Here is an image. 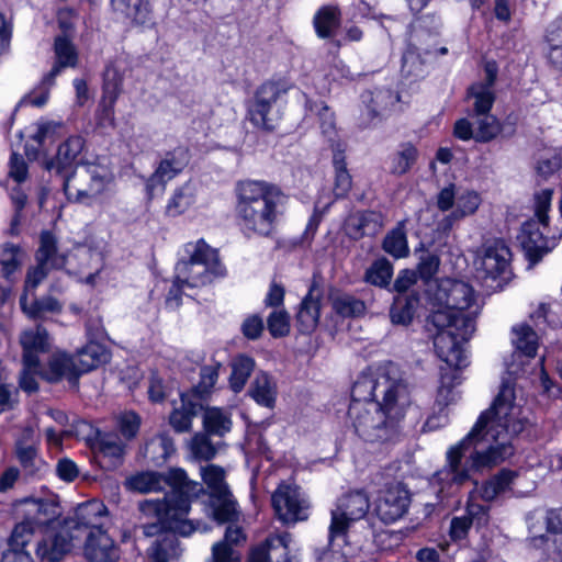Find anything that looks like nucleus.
<instances>
[{
	"label": "nucleus",
	"instance_id": "1",
	"mask_svg": "<svg viewBox=\"0 0 562 562\" xmlns=\"http://www.w3.org/2000/svg\"><path fill=\"white\" fill-rule=\"evenodd\" d=\"M526 423L514 386L503 383L493 404L479 416L470 432L448 448L446 464L430 481L438 487V495H453L472 472H483L510 457V439L524 430Z\"/></svg>",
	"mask_w": 562,
	"mask_h": 562
},
{
	"label": "nucleus",
	"instance_id": "2",
	"mask_svg": "<svg viewBox=\"0 0 562 562\" xmlns=\"http://www.w3.org/2000/svg\"><path fill=\"white\" fill-rule=\"evenodd\" d=\"M412 403L397 367L387 363L362 373L351 389L348 416L356 434L369 442H385L401 432Z\"/></svg>",
	"mask_w": 562,
	"mask_h": 562
},
{
	"label": "nucleus",
	"instance_id": "3",
	"mask_svg": "<svg viewBox=\"0 0 562 562\" xmlns=\"http://www.w3.org/2000/svg\"><path fill=\"white\" fill-rule=\"evenodd\" d=\"M437 306L431 322L437 328L434 347L441 361L453 366L464 362V347L475 331V319L482 304L474 289L464 281L442 278L427 289Z\"/></svg>",
	"mask_w": 562,
	"mask_h": 562
},
{
	"label": "nucleus",
	"instance_id": "4",
	"mask_svg": "<svg viewBox=\"0 0 562 562\" xmlns=\"http://www.w3.org/2000/svg\"><path fill=\"white\" fill-rule=\"evenodd\" d=\"M126 486L139 493L160 492L169 486V494L162 499L145 501L140 505L142 510L147 515H156L160 521L184 537L200 529L199 522L194 525L186 517L191 502L202 494L204 488L200 482L190 480L183 469L170 468L165 474L154 471L139 472L126 480Z\"/></svg>",
	"mask_w": 562,
	"mask_h": 562
},
{
	"label": "nucleus",
	"instance_id": "5",
	"mask_svg": "<svg viewBox=\"0 0 562 562\" xmlns=\"http://www.w3.org/2000/svg\"><path fill=\"white\" fill-rule=\"evenodd\" d=\"M235 214L247 238L270 237L281 222L288 204L282 190L262 180H241L235 187Z\"/></svg>",
	"mask_w": 562,
	"mask_h": 562
},
{
	"label": "nucleus",
	"instance_id": "6",
	"mask_svg": "<svg viewBox=\"0 0 562 562\" xmlns=\"http://www.w3.org/2000/svg\"><path fill=\"white\" fill-rule=\"evenodd\" d=\"M226 269L216 249L203 239L189 241L183 246V256L176 265L177 286L201 288L224 277Z\"/></svg>",
	"mask_w": 562,
	"mask_h": 562
},
{
	"label": "nucleus",
	"instance_id": "7",
	"mask_svg": "<svg viewBox=\"0 0 562 562\" xmlns=\"http://www.w3.org/2000/svg\"><path fill=\"white\" fill-rule=\"evenodd\" d=\"M64 192L69 201L92 205L112 191L114 175L102 164H86L64 180Z\"/></svg>",
	"mask_w": 562,
	"mask_h": 562
},
{
	"label": "nucleus",
	"instance_id": "8",
	"mask_svg": "<svg viewBox=\"0 0 562 562\" xmlns=\"http://www.w3.org/2000/svg\"><path fill=\"white\" fill-rule=\"evenodd\" d=\"M552 189H543L535 195V218L524 223L520 243L528 257L537 261L557 244V236L550 235L548 211L551 207Z\"/></svg>",
	"mask_w": 562,
	"mask_h": 562
},
{
	"label": "nucleus",
	"instance_id": "9",
	"mask_svg": "<svg viewBox=\"0 0 562 562\" xmlns=\"http://www.w3.org/2000/svg\"><path fill=\"white\" fill-rule=\"evenodd\" d=\"M20 504L23 518L12 529L8 540L9 548H25L36 531L58 516L56 503L49 499L29 497L22 499Z\"/></svg>",
	"mask_w": 562,
	"mask_h": 562
},
{
	"label": "nucleus",
	"instance_id": "10",
	"mask_svg": "<svg viewBox=\"0 0 562 562\" xmlns=\"http://www.w3.org/2000/svg\"><path fill=\"white\" fill-rule=\"evenodd\" d=\"M370 508L368 495L362 491H355L341 496L331 509L329 525V541L334 547L335 541L346 543L347 532L350 526L367 515Z\"/></svg>",
	"mask_w": 562,
	"mask_h": 562
},
{
	"label": "nucleus",
	"instance_id": "11",
	"mask_svg": "<svg viewBox=\"0 0 562 562\" xmlns=\"http://www.w3.org/2000/svg\"><path fill=\"white\" fill-rule=\"evenodd\" d=\"M289 89L290 86L285 81L262 83L248 106L249 121L259 128L272 130L278 119L277 104Z\"/></svg>",
	"mask_w": 562,
	"mask_h": 562
},
{
	"label": "nucleus",
	"instance_id": "12",
	"mask_svg": "<svg viewBox=\"0 0 562 562\" xmlns=\"http://www.w3.org/2000/svg\"><path fill=\"white\" fill-rule=\"evenodd\" d=\"M201 477L210 490L212 514L218 522L231 521L236 514V502L225 482L223 468L209 464L201 468Z\"/></svg>",
	"mask_w": 562,
	"mask_h": 562
},
{
	"label": "nucleus",
	"instance_id": "13",
	"mask_svg": "<svg viewBox=\"0 0 562 562\" xmlns=\"http://www.w3.org/2000/svg\"><path fill=\"white\" fill-rule=\"evenodd\" d=\"M446 367L440 368V380L436 395V406L439 408L438 415L430 416L424 427L427 430H436L448 424V414L445 412L446 407L454 403L458 398L456 386L460 384L459 370L469 364L468 351L464 347V362L459 366L450 364L446 361Z\"/></svg>",
	"mask_w": 562,
	"mask_h": 562
},
{
	"label": "nucleus",
	"instance_id": "14",
	"mask_svg": "<svg viewBox=\"0 0 562 562\" xmlns=\"http://www.w3.org/2000/svg\"><path fill=\"white\" fill-rule=\"evenodd\" d=\"M509 261L510 250L503 241H487L477 250L474 259L476 277L484 282L505 279Z\"/></svg>",
	"mask_w": 562,
	"mask_h": 562
},
{
	"label": "nucleus",
	"instance_id": "15",
	"mask_svg": "<svg viewBox=\"0 0 562 562\" xmlns=\"http://www.w3.org/2000/svg\"><path fill=\"white\" fill-rule=\"evenodd\" d=\"M271 501L279 519L285 524H294L308 517V501L296 485L280 484Z\"/></svg>",
	"mask_w": 562,
	"mask_h": 562
},
{
	"label": "nucleus",
	"instance_id": "16",
	"mask_svg": "<svg viewBox=\"0 0 562 562\" xmlns=\"http://www.w3.org/2000/svg\"><path fill=\"white\" fill-rule=\"evenodd\" d=\"M409 503L408 490L398 482L391 483L380 491L374 513L384 524H393L406 514Z\"/></svg>",
	"mask_w": 562,
	"mask_h": 562
},
{
	"label": "nucleus",
	"instance_id": "17",
	"mask_svg": "<svg viewBox=\"0 0 562 562\" xmlns=\"http://www.w3.org/2000/svg\"><path fill=\"white\" fill-rule=\"evenodd\" d=\"M189 164V153L183 147H177L171 151L166 153L160 160L155 172L147 181V190L151 191L155 186L161 184L162 187L177 177Z\"/></svg>",
	"mask_w": 562,
	"mask_h": 562
},
{
	"label": "nucleus",
	"instance_id": "18",
	"mask_svg": "<svg viewBox=\"0 0 562 562\" xmlns=\"http://www.w3.org/2000/svg\"><path fill=\"white\" fill-rule=\"evenodd\" d=\"M85 555L89 562H119L120 560L117 547L102 529L89 531Z\"/></svg>",
	"mask_w": 562,
	"mask_h": 562
},
{
	"label": "nucleus",
	"instance_id": "19",
	"mask_svg": "<svg viewBox=\"0 0 562 562\" xmlns=\"http://www.w3.org/2000/svg\"><path fill=\"white\" fill-rule=\"evenodd\" d=\"M71 529V526L66 522L60 530L43 539L37 544V555L49 562L60 561L72 548L74 536L70 535Z\"/></svg>",
	"mask_w": 562,
	"mask_h": 562
},
{
	"label": "nucleus",
	"instance_id": "20",
	"mask_svg": "<svg viewBox=\"0 0 562 562\" xmlns=\"http://www.w3.org/2000/svg\"><path fill=\"white\" fill-rule=\"evenodd\" d=\"M321 311V289L314 281L308 289V293L303 299L296 315L299 329L301 333H312L319 321Z\"/></svg>",
	"mask_w": 562,
	"mask_h": 562
},
{
	"label": "nucleus",
	"instance_id": "21",
	"mask_svg": "<svg viewBox=\"0 0 562 562\" xmlns=\"http://www.w3.org/2000/svg\"><path fill=\"white\" fill-rule=\"evenodd\" d=\"M482 203L481 195L473 190H465L458 194L456 207L439 222L442 232H449L453 225L464 217L473 215Z\"/></svg>",
	"mask_w": 562,
	"mask_h": 562
},
{
	"label": "nucleus",
	"instance_id": "22",
	"mask_svg": "<svg viewBox=\"0 0 562 562\" xmlns=\"http://www.w3.org/2000/svg\"><path fill=\"white\" fill-rule=\"evenodd\" d=\"M20 342L23 348V362L29 367H34L40 362L38 353L48 349V333L43 326L38 325L35 328L22 331Z\"/></svg>",
	"mask_w": 562,
	"mask_h": 562
},
{
	"label": "nucleus",
	"instance_id": "23",
	"mask_svg": "<svg viewBox=\"0 0 562 562\" xmlns=\"http://www.w3.org/2000/svg\"><path fill=\"white\" fill-rule=\"evenodd\" d=\"M106 516V507L99 501H90L85 504H80L76 512L75 518L67 524L71 528L90 529V531L102 529L103 519Z\"/></svg>",
	"mask_w": 562,
	"mask_h": 562
},
{
	"label": "nucleus",
	"instance_id": "24",
	"mask_svg": "<svg viewBox=\"0 0 562 562\" xmlns=\"http://www.w3.org/2000/svg\"><path fill=\"white\" fill-rule=\"evenodd\" d=\"M121 78L117 76L116 69L112 66L108 67L104 75L103 97L100 103L102 125H113L114 122V104L120 93Z\"/></svg>",
	"mask_w": 562,
	"mask_h": 562
},
{
	"label": "nucleus",
	"instance_id": "25",
	"mask_svg": "<svg viewBox=\"0 0 562 562\" xmlns=\"http://www.w3.org/2000/svg\"><path fill=\"white\" fill-rule=\"evenodd\" d=\"M79 375L77 361L63 351H56L50 356L47 368L43 372V376L49 382H57L61 379L72 381Z\"/></svg>",
	"mask_w": 562,
	"mask_h": 562
},
{
	"label": "nucleus",
	"instance_id": "26",
	"mask_svg": "<svg viewBox=\"0 0 562 562\" xmlns=\"http://www.w3.org/2000/svg\"><path fill=\"white\" fill-rule=\"evenodd\" d=\"M14 457L24 476L40 479L47 472V463L40 454L38 447H14Z\"/></svg>",
	"mask_w": 562,
	"mask_h": 562
},
{
	"label": "nucleus",
	"instance_id": "27",
	"mask_svg": "<svg viewBox=\"0 0 562 562\" xmlns=\"http://www.w3.org/2000/svg\"><path fill=\"white\" fill-rule=\"evenodd\" d=\"M201 407V403L193 400L191 394H181V405L180 407H176L170 414V425L177 432L190 430L192 419L196 416Z\"/></svg>",
	"mask_w": 562,
	"mask_h": 562
},
{
	"label": "nucleus",
	"instance_id": "28",
	"mask_svg": "<svg viewBox=\"0 0 562 562\" xmlns=\"http://www.w3.org/2000/svg\"><path fill=\"white\" fill-rule=\"evenodd\" d=\"M85 147V139L80 136H70L58 146L55 159L48 168L57 171L71 167L80 161V155Z\"/></svg>",
	"mask_w": 562,
	"mask_h": 562
},
{
	"label": "nucleus",
	"instance_id": "29",
	"mask_svg": "<svg viewBox=\"0 0 562 562\" xmlns=\"http://www.w3.org/2000/svg\"><path fill=\"white\" fill-rule=\"evenodd\" d=\"M56 64L50 72L44 78V85H53L54 78L64 67H74L77 63V53L71 42L66 36H58L55 40Z\"/></svg>",
	"mask_w": 562,
	"mask_h": 562
},
{
	"label": "nucleus",
	"instance_id": "30",
	"mask_svg": "<svg viewBox=\"0 0 562 562\" xmlns=\"http://www.w3.org/2000/svg\"><path fill=\"white\" fill-rule=\"evenodd\" d=\"M249 395L257 404L273 408L277 400V384L270 375L260 372L250 384Z\"/></svg>",
	"mask_w": 562,
	"mask_h": 562
},
{
	"label": "nucleus",
	"instance_id": "31",
	"mask_svg": "<svg viewBox=\"0 0 562 562\" xmlns=\"http://www.w3.org/2000/svg\"><path fill=\"white\" fill-rule=\"evenodd\" d=\"M25 252L14 244H4L0 248L1 277L9 282L15 281V273L25 260Z\"/></svg>",
	"mask_w": 562,
	"mask_h": 562
},
{
	"label": "nucleus",
	"instance_id": "32",
	"mask_svg": "<svg viewBox=\"0 0 562 562\" xmlns=\"http://www.w3.org/2000/svg\"><path fill=\"white\" fill-rule=\"evenodd\" d=\"M109 358L110 355L103 345L90 341L78 351L76 361L82 374L108 362Z\"/></svg>",
	"mask_w": 562,
	"mask_h": 562
},
{
	"label": "nucleus",
	"instance_id": "33",
	"mask_svg": "<svg viewBox=\"0 0 562 562\" xmlns=\"http://www.w3.org/2000/svg\"><path fill=\"white\" fill-rule=\"evenodd\" d=\"M232 415L227 409L207 407L203 413V427L209 435L223 437L231 431Z\"/></svg>",
	"mask_w": 562,
	"mask_h": 562
},
{
	"label": "nucleus",
	"instance_id": "34",
	"mask_svg": "<svg viewBox=\"0 0 562 562\" xmlns=\"http://www.w3.org/2000/svg\"><path fill=\"white\" fill-rule=\"evenodd\" d=\"M418 303L419 300L414 294L397 295L390 310L391 322L395 325H408L414 318Z\"/></svg>",
	"mask_w": 562,
	"mask_h": 562
},
{
	"label": "nucleus",
	"instance_id": "35",
	"mask_svg": "<svg viewBox=\"0 0 562 562\" xmlns=\"http://www.w3.org/2000/svg\"><path fill=\"white\" fill-rule=\"evenodd\" d=\"M313 22L321 38L330 37L340 24V12L336 5H323L314 15Z\"/></svg>",
	"mask_w": 562,
	"mask_h": 562
},
{
	"label": "nucleus",
	"instance_id": "36",
	"mask_svg": "<svg viewBox=\"0 0 562 562\" xmlns=\"http://www.w3.org/2000/svg\"><path fill=\"white\" fill-rule=\"evenodd\" d=\"M516 477V473L510 470H502L496 475L491 477L480 490V496L486 501L492 502L501 495H504L510 490Z\"/></svg>",
	"mask_w": 562,
	"mask_h": 562
},
{
	"label": "nucleus",
	"instance_id": "37",
	"mask_svg": "<svg viewBox=\"0 0 562 562\" xmlns=\"http://www.w3.org/2000/svg\"><path fill=\"white\" fill-rule=\"evenodd\" d=\"M380 227L379 216L373 212L352 215L348 218L346 229L351 238L358 239L364 235H373Z\"/></svg>",
	"mask_w": 562,
	"mask_h": 562
},
{
	"label": "nucleus",
	"instance_id": "38",
	"mask_svg": "<svg viewBox=\"0 0 562 562\" xmlns=\"http://www.w3.org/2000/svg\"><path fill=\"white\" fill-rule=\"evenodd\" d=\"M512 342L519 355L533 358L538 349V336L528 325L521 324L513 327Z\"/></svg>",
	"mask_w": 562,
	"mask_h": 562
},
{
	"label": "nucleus",
	"instance_id": "39",
	"mask_svg": "<svg viewBox=\"0 0 562 562\" xmlns=\"http://www.w3.org/2000/svg\"><path fill=\"white\" fill-rule=\"evenodd\" d=\"M173 452V441L167 434L150 438L144 448V456L156 464L165 462Z\"/></svg>",
	"mask_w": 562,
	"mask_h": 562
},
{
	"label": "nucleus",
	"instance_id": "40",
	"mask_svg": "<svg viewBox=\"0 0 562 562\" xmlns=\"http://www.w3.org/2000/svg\"><path fill=\"white\" fill-rule=\"evenodd\" d=\"M363 102L372 117L382 115L391 106L400 101V97L390 89H378L362 95Z\"/></svg>",
	"mask_w": 562,
	"mask_h": 562
},
{
	"label": "nucleus",
	"instance_id": "41",
	"mask_svg": "<svg viewBox=\"0 0 562 562\" xmlns=\"http://www.w3.org/2000/svg\"><path fill=\"white\" fill-rule=\"evenodd\" d=\"M467 98L472 101L473 115L487 114L495 101V92L488 85L473 83L469 87Z\"/></svg>",
	"mask_w": 562,
	"mask_h": 562
},
{
	"label": "nucleus",
	"instance_id": "42",
	"mask_svg": "<svg viewBox=\"0 0 562 562\" xmlns=\"http://www.w3.org/2000/svg\"><path fill=\"white\" fill-rule=\"evenodd\" d=\"M546 41L549 46L548 60L562 71V16L554 20L547 29Z\"/></svg>",
	"mask_w": 562,
	"mask_h": 562
},
{
	"label": "nucleus",
	"instance_id": "43",
	"mask_svg": "<svg viewBox=\"0 0 562 562\" xmlns=\"http://www.w3.org/2000/svg\"><path fill=\"white\" fill-rule=\"evenodd\" d=\"M255 368L252 358L239 355L232 362L229 385L235 393L240 392Z\"/></svg>",
	"mask_w": 562,
	"mask_h": 562
},
{
	"label": "nucleus",
	"instance_id": "44",
	"mask_svg": "<svg viewBox=\"0 0 562 562\" xmlns=\"http://www.w3.org/2000/svg\"><path fill=\"white\" fill-rule=\"evenodd\" d=\"M475 142L487 143L494 139L502 131L499 121L491 113L473 115Z\"/></svg>",
	"mask_w": 562,
	"mask_h": 562
},
{
	"label": "nucleus",
	"instance_id": "45",
	"mask_svg": "<svg viewBox=\"0 0 562 562\" xmlns=\"http://www.w3.org/2000/svg\"><path fill=\"white\" fill-rule=\"evenodd\" d=\"M20 305L22 311L31 318L41 317L44 313H59L61 304L53 296H45L40 300H34L31 304L27 303L26 294L20 297Z\"/></svg>",
	"mask_w": 562,
	"mask_h": 562
},
{
	"label": "nucleus",
	"instance_id": "46",
	"mask_svg": "<svg viewBox=\"0 0 562 562\" xmlns=\"http://www.w3.org/2000/svg\"><path fill=\"white\" fill-rule=\"evenodd\" d=\"M417 158V149L412 144H403L389 160V169L393 175H404L414 165Z\"/></svg>",
	"mask_w": 562,
	"mask_h": 562
},
{
	"label": "nucleus",
	"instance_id": "47",
	"mask_svg": "<svg viewBox=\"0 0 562 562\" xmlns=\"http://www.w3.org/2000/svg\"><path fill=\"white\" fill-rule=\"evenodd\" d=\"M333 310L342 317H357L364 313V303L355 296L346 293H338L331 296Z\"/></svg>",
	"mask_w": 562,
	"mask_h": 562
},
{
	"label": "nucleus",
	"instance_id": "48",
	"mask_svg": "<svg viewBox=\"0 0 562 562\" xmlns=\"http://www.w3.org/2000/svg\"><path fill=\"white\" fill-rule=\"evenodd\" d=\"M194 188L191 183H186L178 188L167 204V212L171 216L182 214L194 203Z\"/></svg>",
	"mask_w": 562,
	"mask_h": 562
},
{
	"label": "nucleus",
	"instance_id": "49",
	"mask_svg": "<svg viewBox=\"0 0 562 562\" xmlns=\"http://www.w3.org/2000/svg\"><path fill=\"white\" fill-rule=\"evenodd\" d=\"M393 276L391 262L384 258L375 260L366 272V281L375 286H386Z\"/></svg>",
	"mask_w": 562,
	"mask_h": 562
},
{
	"label": "nucleus",
	"instance_id": "50",
	"mask_svg": "<svg viewBox=\"0 0 562 562\" xmlns=\"http://www.w3.org/2000/svg\"><path fill=\"white\" fill-rule=\"evenodd\" d=\"M116 10L125 11L132 22L137 25H151L150 2H119Z\"/></svg>",
	"mask_w": 562,
	"mask_h": 562
},
{
	"label": "nucleus",
	"instance_id": "51",
	"mask_svg": "<svg viewBox=\"0 0 562 562\" xmlns=\"http://www.w3.org/2000/svg\"><path fill=\"white\" fill-rule=\"evenodd\" d=\"M383 249L394 258H404L408 255L407 238L402 227H396L385 236Z\"/></svg>",
	"mask_w": 562,
	"mask_h": 562
},
{
	"label": "nucleus",
	"instance_id": "52",
	"mask_svg": "<svg viewBox=\"0 0 562 562\" xmlns=\"http://www.w3.org/2000/svg\"><path fill=\"white\" fill-rule=\"evenodd\" d=\"M37 261L50 267H58L63 263V260L56 257V240L49 232H43L41 235Z\"/></svg>",
	"mask_w": 562,
	"mask_h": 562
},
{
	"label": "nucleus",
	"instance_id": "53",
	"mask_svg": "<svg viewBox=\"0 0 562 562\" xmlns=\"http://www.w3.org/2000/svg\"><path fill=\"white\" fill-rule=\"evenodd\" d=\"M209 436L207 432H198L190 440V451L195 459L207 461L215 457L216 448Z\"/></svg>",
	"mask_w": 562,
	"mask_h": 562
},
{
	"label": "nucleus",
	"instance_id": "54",
	"mask_svg": "<svg viewBox=\"0 0 562 562\" xmlns=\"http://www.w3.org/2000/svg\"><path fill=\"white\" fill-rule=\"evenodd\" d=\"M289 533L277 535L268 538L270 562H291L289 557Z\"/></svg>",
	"mask_w": 562,
	"mask_h": 562
},
{
	"label": "nucleus",
	"instance_id": "55",
	"mask_svg": "<svg viewBox=\"0 0 562 562\" xmlns=\"http://www.w3.org/2000/svg\"><path fill=\"white\" fill-rule=\"evenodd\" d=\"M439 267H440L439 256L434 252L424 251L419 257L416 272L419 276V278L427 283V286H428L429 284L434 283V281H431V279L438 272Z\"/></svg>",
	"mask_w": 562,
	"mask_h": 562
},
{
	"label": "nucleus",
	"instance_id": "56",
	"mask_svg": "<svg viewBox=\"0 0 562 562\" xmlns=\"http://www.w3.org/2000/svg\"><path fill=\"white\" fill-rule=\"evenodd\" d=\"M268 329L273 337H283L290 331V316L284 310L273 311L268 317Z\"/></svg>",
	"mask_w": 562,
	"mask_h": 562
},
{
	"label": "nucleus",
	"instance_id": "57",
	"mask_svg": "<svg viewBox=\"0 0 562 562\" xmlns=\"http://www.w3.org/2000/svg\"><path fill=\"white\" fill-rule=\"evenodd\" d=\"M221 368V363L214 362L209 366H204L200 372V382L195 387L194 392H198L201 396L209 393L218 379V370Z\"/></svg>",
	"mask_w": 562,
	"mask_h": 562
},
{
	"label": "nucleus",
	"instance_id": "58",
	"mask_svg": "<svg viewBox=\"0 0 562 562\" xmlns=\"http://www.w3.org/2000/svg\"><path fill=\"white\" fill-rule=\"evenodd\" d=\"M465 518H470L472 525L482 527L488 522V507L474 501V493H471L467 502Z\"/></svg>",
	"mask_w": 562,
	"mask_h": 562
},
{
	"label": "nucleus",
	"instance_id": "59",
	"mask_svg": "<svg viewBox=\"0 0 562 562\" xmlns=\"http://www.w3.org/2000/svg\"><path fill=\"white\" fill-rule=\"evenodd\" d=\"M99 450L104 457L119 459L123 456L124 445L117 436L106 434L99 440Z\"/></svg>",
	"mask_w": 562,
	"mask_h": 562
},
{
	"label": "nucleus",
	"instance_id": "60",
	"mask_svg": "<svg viewBox=\"0 0 562 562\" xmlns=\"http://www.w3.org/2000/svg\"><path fill=\"white\" fill-rule=\"evenodd\" d=\"M139 426L140 417L135 412H124L119 417L120 431L126 439L134 438L139 430Z\"/></svg>",
	"mask_w": 562,
	"mask_h": 562
},
{
	"label": "nucleus",
	"instance_id": "61",
	"mask_svg": "<svg viewBox=\"0 0 562 562\" xmlns=\"http://www.w3.org/2000/svg\"><path fill=\"white\" fill-rule=\"evenodd\" d=\"M38 423L36 419L27 422L21 429L15 439L14 447H38L40 438L37 436Z\"/></svg>",
	"mask_w": 562,
	"mask_h": 562
},
{
	"label": "nucleus",
	"instance_id": "62",
	"mask_svg": "<svg viewBox=\"0 0 562 562\" xmlns=\"http://www.w3.org/2000/svg\"><path fill=\"white\" fill-rule=\"evenodd\" d=\"M9 178L16 182L18 184L23 183L27 178V164L25 159L19 155L13 153L9 160Z\"/></svg>",
	"mask_w": 562,
	"mask_h": 562
},
{
	"label": "nucleus",
	"instance_id": "63",
	"mask_svg": "<svg viewBox=\"0 0 562 562\" xmlns=\"http://www.w3.org/2000/svg\"><path fill=\"white\" fill-rule=\"evenodd\" d=\"M40 373V362L34 367H29L23 362V370L20 375L19 385L26 393H34L37 391L38 385L35 376Z\"/></svg>",
	"mask_w": 562,
	"mask_h": 562
},
{
	"label": "nucleus",
	"instance_id": "64",
	"mask_svg": "<svg viewBox=\"0 0 562 562\" xmlns=\"http://www.w3.org/2000/svg\"><path fill=\"white\" fill-rule=\"evenodd\" d=\"M206 562H239V555L226 543H214L212 555Z\"/></svg>",
	"mask_w": 562,
	"mask_h": 562
}]
</instances>
